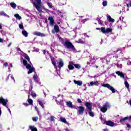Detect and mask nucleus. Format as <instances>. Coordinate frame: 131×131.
Segmentation results:
<instances>
[{
  "label": "nucleus",
  "instance_id": "393cba45",
  "mask_svg": "<svg viewBox=\"0 0 131 131\" xmlns=\"http://www.w3.org/2000/svg\"><path fill=\"white\" fill-rule=\"evenodd\" d=\"M38 102L39 104L40 105V106H41V107H42V108H45L43 105L46 104V101H44L43 100H39Z\"/></svg>",
  "mask_w": 131,
  "mask_h": 131
},
{
  "label": "nucleus",
  "instance_id": "c756f323",
  "mask_svg": "<svg viewBox=\"0 0 131 131\" xmlns=\"http://www.w3.org/2000/svg\"><path fill=\"white\" fill-rule=\"evenodd\" d=\"M33 78L34 79V81L36 82H38V76H37V74H35L33 77Z\"/></svg>",
  "mask_w": 131,
  "mask_h": 131
},
{
  "label": "nucleus",
  "instance_id": "c9c22d12",
  "mask_svg": "<svg viewBox=\"0 0 131 131\" xmlns=\"http://www.w3.org/2000/svg\"><path fill=\"white\" fill-rule=\"evenodd\" d=\"M54 49H55V43H53L51 45V50L52 53H54V52H55V50H54Z\"/></svg>",
  "mask_w": 131,
  "mask_h": 131
},
{
  "label": "nucleus",
  "instance_id": "4be33fe9",
  "mask_svg": "<svg viewBox=\"0 0 131 131\" xmlns=\"http://www.w3.org/2000/svg\"><path fill=\"white\" fill-rule=\"evenodd\" d=\"M55 102L58 105H61V106H63V105H64V102H63V100H61V99H55Z\"/></svg>",
  "mask_w": 131,
  "mask_h": 131
},
{
  "label": "nucleus",
  "instance_id": "49530a36",
  "mask_svg": "<svg viewBox=\"0 0 131 131\" xmlns=\"http://www.w3.org/2000/svg\"><path fill=\"white\" fill-rule=\"evenodd\" d=\"M47 5L48 7L50 8V9H52L53 8V5L52 4V3L48 2Z\"/></svg>",
  "mask_w": 131,
  "mask_h": 131
},
{
  "label": "nucleus",
  "instance_id": "4468645a",
  "mask_svg": "<svg viewBox=\"0 0 131 131\" xmlns=\"http://www.w3.org/2000/svg\"><path fill=\"white\" fill-rule=\"evenodd\" d=\"M57 65L59 69H61L64 66V62L61 58L59 59V61L57 62Z\"/></svg>",
  "mask_w": 131,
  "mask_h": 131
},
{
  "label": "nucleus",
  "instance_id": "5701e85b",
  "mask_svg": "<svg viewBox=\"0 0 131 131\" xmlns=\"http://www.w3.org/2000/svg\"><path fill=\"white\" fill-rule=\"evenodd\" d=\"M60 120L61 122H63V123H66V124H68V125H70V124H69V123L67 122L65 118L61 117L60 118Z\"/></svg>",
  "mask_w": 131,
  "mask_h": 131
},
{
  "label": "nucleus",
  "instance_id": "58836bf2",
  "mask_svg": "<svg viewBox=\"0 0 131 131\" xmlns=\"http://www.w3.org/2000/svg\"><path fill=\"white\" fill-rule=\"evenodd\" d=\"M18 26H19L20 29L24 30V26H23V23H20V24H19L18 25Z\"/></svg>",
  "mask_w": 131,
  "mask_h": 131
},
{
  "label": "nucleus",
  "instance_id": "cd10ccee",
  "mask_svg": "<svg viewBox=\"0 0 131 131\" xmlns=\"http://www.w3.org/2000/svg\"><path fill=\"white\" fill-rule=\"evenodd\" d=\"M0 15H1V16H4V17H7V18H10V16L7 15L4 11L0 12Z\"/></svg>",
  "mask_w": 131,
  "mask_h": 131
},
{
  "label": "nucleus",
  "instance_id": "79ce46f5",
  "mask_svg": "<svg viewBox=\"0 0 131 131\" xmlns=\"http://www.w3.org/2000/svg\"><path fill=\"white\" fill-rule=\"evenodd\" d=\"M9 76H11V79H13V80L14 81H15V79L14 78V76H13V75H11V74H9V75H8V76H7V78H6L7 80L9 79Z\"/></svg>",
  "mask_w": 131,
  "mask_h": 131
},
{
  "label": "nucleus",
  "instance_id": "ea45409f",
  "mask_svg": "<svg viewBox=\"0 0 131 131\" xmlns=\"http://www.w3.org/2000/svg\"><path fill=\"white\" fill-rule=\"evenodd\" d=\"M76 42L77 43H84V41L81 40V39H79L78 41H76Z\"/></svg>",
  "mask_w": 131,
  "mask_h": 131
},
{
  "label": "nucleus",
  "instance_id": "de8ad7c7",
  "mask_svg": "<svg viewBox=\"0 0 131 131\" xmlns=\"http://www.w3.org/2000/svg\"><path fill=\"white\" fill-rule=\"evenodd\" d=\"M102 5L103 7H106V6H107V1H103L102 2Z\"/></svg>",
  "mask_w": 131,
  "mask_h": 131
},
{
  "label": "nucleus",
  "instance_id": "ddd939ff",
  "mask_svg": "<svg viewBox=\"0 0 131 131\" xmlns=\"http://www.w3.org/2000/svg\"><path fill=\"white\" fill-rule=\"evenodd\" d=\"M33 35H36V36H41V37H43L46 36V35L43 33H40L38 31H35L33 33Z\"/></svg>",
  "mask_w": 131,
  "mask_h": 131
},
{
  "label": "nucleus",
  "instance_id": "2f4dec72",
  "mask_svg": "<svg viewBox=\"0 0 131 131\" xmlns=\"http://www.w3.org/2000/svg\"><path fill=\"white\" fill-rule=\"evenodd\" d=\"M54 30L56 33H58L59 31L60 30L59 29V27L57 25L54 26Z\"/></svg>",
  "mask_w": 131,
  "mask_h": 131
},
{
  "label": "nucleus",
  "instance_id": "603ef678",
  "mask_svg": "<svg viewBox=\"0 0 131 131\" xmlns=\"http://www.w3.org/2000/svg\"><path fill=\"white\" fill-rule=\"evenodd\" d=\"M9 65V63H8V62H5L4 64V66L5 67H7V66Z\"/></svg>",
  "mask_w": 131,
  "mask_h": 131
},
{
  "label": "nucleus",
  "instance_id": "774afa93",
  "mask_svg": "<svg viewBox=\"0 0 131 131\" xmlns=\"http://www.w3.org/2000/svg\"><path fill=\"white\" fill-rule=\"evenodd\" d=\"M103 131H109L108 129H103Z\"/></svg>",
  "mask_w": 131,
  "mask_h": 131
},
{
  "label": "nucleus",
  "instance_id": "4d7b16f0",
  "mask_svg": "<svg viewBox=\"0 0 131 131\" xmlns=\"http://www.w3.org/2000/svg\"><path fill=\"white\" fill-rule=\"evenodd\" d=\"M47 53V54H49V51H46L45 50L43 51V53L44 55H46V53Z\"/></svg>",
  "mask_w": 131,
  "mask_h": 131
},
{
  "label": "nucleus",
  "instance_id": "412c9836",
  "mask_svg": "<svg viewBox=\"0 0 131 131\" xmlns=\"http://www.w3.org/2000/svg\"><path fill=\"white\" fill-rule=\"evenodd\" d=\"M48 20L50 21V25H51V26H53L55 23V20H54V18H53V17L50 16L48 18Z\"/></svg>",
  "mask_w": 131,
  "mask_h": 131
},
{
  "label": "nucleus",
  "instance_id": "338daca9",
  "mask_svg": "<svg viewBox=\"0 0 131 131\" xmlns=\"http://www.w3.org/2000/svg\"><path fill=\"white\" fill-rule=\"evenodd\" d=\"M12 45V42H10L9 44L8 45V47H11V46Z\"/></svg>",
  "mask_w": 131,
  "mask_h": 131
},
{
  "label": "nucleus",
  "instance_id": "c03bdc74",
  "mask_svg": "<svg viewBox=\"0 0 131 131\" xmlns=\"http://www.w3.org/2000/svg\"><path fill=\"white\" fill-rule=\"evenodd\" d=\"M89 115L90 116H91V117H94L95 116V115L94 114V113H93L91 111H89Z\"/></svg>",
  "mask_w": 131,
  "mask_h": 131
},
{
  "label": "nucleus",
  "instance_id": "e433bc0d",
  "mask_svg": "<svg viewBox=\"0 0 131 131\" xmlns=\"http://www.w3.org/2000/svg\"><path fill=\"white\" fill-rule=\"evenodd\" d=\"M127 119H129L128 117H125V118L121 119L120 120V122H123V121H125V120H127Z\"/></svg>",
  "mask_w": 131,
  "mask_h": 131
},
{
  "label": "nucleus",
  "instance_id": "4c0bfd02",
  "mask_svg": "<svg viewBox=\"0 0 131 131\" xmlns=\"http://www.w3.org/2000/svg\"><path fill=\"white\" fill-rule=\"evenodd\" d=\"M122 56H123V53H122V52H120L119 55H116L115 56V57L119 58V59H120V57H122Z\"/></svg>",
  "mask_w": 131,
  "mask_h": 131
},
{
  "label": "nucleus",
  "instance_id": "6ab92c4d",
  "mask_svg": "<svg viewBox=\"0 0 131 131\" xmlns=\"http://www.w3.org/2000/svg\"><path fill=\"white\" fill-rule=\"evenodd\" d=\"M106 125H108L109 126H115L116 125V124H114V122L111 121H107L106 122Z\"/></svg>",
  "mask_w": 131,
  "mask_h": 131
},
{
  "label": "nucleus",
  "instance_id": "5fc2aeb1",
  "mask_svg": "<svg viewBox=\"0 0 131 131\" xmlns=\"http://www.w3.org/2000/svg\"><path fill=\"white\" fill-rule=\"evenodd\" d=\"M57 98H63V95H58V97H57Z\"/></svg>",
  "mask_w": 131,
  "mask_h": 131
},
{
  "label": "nucleus",
  "instance_id": "e2e57ef3",
  "mask_svg": "<svg viewBox=\"0 0 131 131\" xmlns=\"http://www.w3.org/2000/svg\"><path fill=\"white\" fill-rule=\"evenodd\" d=\"M131 64V62L130 61H128L127 62V65H130Z\"/></svg>",
  "mask_w": 131,
  "mask_h": 131
},
{
  "label": "nucleus",
  "instance_id": "6e6d98bb",
  "mask_svg": "<svg viewBox=\"0 0 131 131\" xmlns=\"http://www.w3.org/2000/svg\"><path fill=\"white\" fill-rule=\"evenodd\" d=\"M24 105H25V106H26V107L29 106V104H28L27 103H24Z\"/></svg>",
  "mask_w": 131,
  "mask_h": 131
},
{
  "label": "nucleus",
  "instance_id": "052dcab7",
  "mask_svg": "<svg viewBox=\"0 0 131 131\" xmlns=\"http://www.w3.org/2000/svg\"><path fill=\"white\" fill-rule=\"evenodd\" d=\"M0 42H4V39L2 38H0Z\"/></svg>",
  "mask_w": 131,
  "mask_h": 131
},
{
  "label": "nucleus",
  "instance_id": "bb28decb",
  "mask_svg": "<svg viewBox=\"0 0 131 131\" xmlns=\"http://www.w3.org/2000/svg\"><path fill=\"white\" fill-rule=\"evenodd\" d=\"M29 127L31 131H37V128L34 127V126L30 125L29 126Z\"/></svg>",
  "mask_w": 131,
  "mask_h": 131
},
{
  "label": "nucleus",
  "instance_id": "f704fd0d",
  "mask_svg": "<svg viewBox=\"0 0 131 131\" xmlns=\"http://www.w3.org/2000/svg\"><path fill=\"white\" fill-rule=\"evenodd\" d=\"M10 6L13 9H16V7H17V5L14 3H11Z\"/></svg>",
  "mask_w": 131,
  "mask_h": 131
},
{
  "label": "nucleus",
  "instance_id": "13d9d810",
  "mask_svg": "<svg viewBox=\"0 0 131 131\" xmlns=\"http://www.w3.org/2000/svg\"><path fill=\"white\" fill-rule=\"evenodd\" d=\"M35 109L36 111H37V113H39V112L38 111V109L37 108V107H36V106L35 107Z\"/></svg>",
  "mask_w": 131,
  "mask_h": 131
},
{
  "label": "nucleus",
  "instance_id": "6e6552de",
  "mask_svg": "<svg viewBox=\"0 0 131 131\" xmlns=\"http://www.w3.org/2000/svg\"><path fill=\"white\" fill-rule=\"evenodd\" d=\"M125 4L126 6L125 5L124 8H123V11H124V12H126L128 11V8H129V7H131V0H126Z\"/></svg>",
  "mask_w": 131,
  "mask_h": 131
},
{
  "label": "nucleus",
  "instance_id": "f257e3e1",
  "mask_svg": "<svg viewBox=\"0 0 131 131\" xmlns=\"http://www.w3.org/2000/svg\"><path fill=\"white\" fill-rule=\"evenodd\" d=\"M24 57L25 59H26V60L21 57V60L23 61L24 66H25L27 69H28L29 70L28 72V74H30L35 71V69H34V67H33V66H32V63H31V62H30V58H29V56L27 55V54H24ZM26 60H27V61H28V62H29L31 65H30L29 63H28Z\"/></svg>",
  "mask_w": 131,
  "mask_h": 131
},
{
  "label": "nucleus",
  "instance_id": "864d4df0",
  "mask_svg": "<svg viewBox=\"0 0 131 131\" xmlns=\"http://www.w3.org/2000/svg\"><path fill=\"white\" fill-rule=\"evenodd\" d=\"M77 102H78V103H79L80 104H81V103H82L81 100H80V99H78Z\"/></svg>",
  "mask_w": 131,
  "mask_h": 131
},
{
  "label": "nucleus",
  "instance_id": "8fccbe9b",
  "mask_svg": "<svg viewBox=\"0 0 131 131\" xmlns=\"http://www.w3.org/2000/svg\"><path fill=\"white\" fill-rule=\"evenodd\" d=\"M117 66L118 68H122V64H117Z\"/></svg>",
  "mask_w": 131,
  "mask_h": 131
},
{
  "label": "nucleus",
  "instance_id": "3c124183",
  "mask_svg": "<svg viewBox=\"0 0 131 131\" xmlns=\"http://www.w3.org/2000/svg\"><path fill=\"white\" fill-rule=\"evenodd\" d=\"M50 120H51V121H54L55 119L54 118V117H51Z\"/></svg>",
  "mask_w": 131,
  "mask_h": 131
},
{
  "label": "nucleus",
  "instance_id": "20e7f679",
  "mask_svg": "<svg viewBox=\"0 0 131 131\" xmlns=\"http://www.w3.org/2000/svg\"><path fill=\"white\" fill-rule=\"evenodd\" d=\"M35 2H36L37 3L34 2L33 1H32V3H33V5H34V6L36 9H37V11L38 12H40V6L41 5V0H35Z\"/></svg>",
  "mask_w": 131,
  "mask_h": 131
},
{
  "label": "nucleus",
  "instance_id": "1a4fd4ad",
  "mask_svg": "<svg viewBox=\"0 0 131 131\" xmlns=\"http://www.w3.org/2000/svg\"><path fill=\"white\" fill-rule=\"evenodd\" d=\"M108 108H110V104H109V103L106 102L103 105V106L100 108V110L101 112L105 113V112L107 111V109H108Z\"/></svg>",
  "mask_w": 131,
  "mask_h": 131
},
{
  "label": "nucleus",
  "instance_id": "473e14b6",
  "mask_svg": "<svg viewBox=\"0 0 131 131\" xmlns=\"http://www.w3.org/2000/svg\"><path fill=\"white\" fill-rule=\"evenodd\" d=\"M74 66L77 69H80V68H81V66L79 64H74Z\"/></svg>",
  "mask_w": 131,
  "mask_h": 131
},
{
  "label": "nucleus",
  "instance_id": "69168bd1",
  "mask_svg": "<svg viewBox=\"0 0 131 131\" xmlns=\"http://www.w3.org/2000/svg\"><path fill=\"white\" fill-rule=\"evenodd\" d=\"M126 126L127 127H130V125L129 124H126Z\"/></svg>",
  "mask_w": 131,
  "mask_h": 131
},
{
  "label": "nucleus",
  "instance_id": "7ed1b4c3",
  "mask_svg": "<svg viewBox=\"0 0 131 131\" xmlns=\"http://www.w3.org/2000/svg\"><path fill=\"white\" fill-rule=\"evenodd\" d=\"M96 30H101L102 33L106 34V33H112V29L107 28L106 29L105 27L97 28Z\"/></svg>",
  "mask_w": 131,
  "mask_h": 131
},
{
  "label": "nucleus",
  "instance_id": "f03ea898",
  "mask_svg": "<svg viewBox=\"0 0 131 131\" xmlns=\"http://www.w3.org/2000/svg\"><path fill=\"white\" fill-rule=\"evenodd\" d=\"M64 46L66 49H68V50H70L71 52H73L74 53H77L75 47L71 42L66 41L64 42Z\"/></svg>",
  "mask_w": 131,
  "mask_h": 131
},
{
  "label": "nucleus",
  "instance_id": "f3484780",
  "mask_svg": "<svg viewBox=\"0 0 131 131\" xmlns=\"http://www.w3.org/2000/svg\"><path fill=\"white\" fill-rule=\"evenodd\" d=\"M51 62L54 67H55V69L58 68V66H57V63L56 62V59L54 57H51Z\"/></svg>",
  "mask_w": 131,
  "mask_h": 131
},
{
  "label": "nucleus",
  "instance_id": "37998d69",
  "mask_svg": "<svg viewBox=\"0 0 131 131\" xmlns=\"http://www.w3.org/2000/svg\"><path fill=\"white\" fill-rule=\"evenodd\" d=\"M32 120L33 121H37V120H38V117H34L32 118Z\"/></svg>",
  "mask_w": 131,
  "mask_h": 131
},
{
  "label": "nucleus",
  "instance_id": "0e129e2a",
  "mask_svg": "<svg viewBox=\"0 0 131 131\" xmlns=\"http://www.w3.org/2000/svg\"><path fill=\"white\" fill-rule=\"evenodd\" d=\"M106 121H105V120H102V123H103V124H105H105H106Z\"/></svg>",
  "mask_w": 131,
  "mask_h": 131
},
{
  "label": "nucleus",
  "instance_id": "7c9ffc66",
  "mask_svg": "<svg viewBox=\"0 0 131 131\" xmlns=\"http://www.w3.org/2000/svg\"><path fill=\"white\" fill-rule=\"evenodd\" d=\"M124 84L126 86V88L127 89L128 91H129V84H128V82L127 81H125Z\"/></svg>",
  "mask_w": 131,
  "mask_h": 131
},
{
  "label": "nucleus",
  "instance_id": "09e8293b",
  "mask_svg": "<svg viewBox=\"0 0 131 131\" xmlns=\"http://www.w3.org/2000/svg\"><path fill=\"white\" fill-rule=\"evenodd\" d=\"M88 20H89V18H85L84 19H82L81 21L82 22V23H84L86 22V21H88Z\"/></svg>",
  "mask_w": 131,
  "mask_h": 131
},
{
  "label": "nucleus",
  "instance_id": "9d476101",
  "mask_svg": "<svg viewBox=\"0 0 131 131\" xmlns=\"http://www.w3.org/2000/svg\"><path fill=\"white\" fill-rule=\"evenodd\" d=\"M102 86H103V88H107L108 89V90H110L111 92L114 94L115 93V89L114 88L112 87L110 84L108 83H105V84H101Z\"/></svg>",
  "mask_w": 131,
  "mask_h": 131
},
{
  "label": "nucleus",
  "instance_id": "bf43d9fd",
  "mask_svg": "<svg viewBox=\"0 0 131 131\" xmlns=\"http://www.w3.org/2000/svg\"><path fill=\"white\" fill-rule=\"evenodd\" d=\"M98 24L100 25H102V21L100 20H99L98 21Z\"/></svg>",
  "mask_w": 131,
  "mask_h": 131
},
{
  "label": "nucleus",
  "instance_id": "a18cd8bd",
  "mask_svg": "<svg viewBox=\"0 0 131 131\" xmlns=\"http://www.w3.org/2000/svg\"><path fill=\"white\" fill-rule=\"evenodd\" d=\"M121 26V27H126V24H125V22L122 21Z\"/></svg>",
  "mask_w": 131,
  "mask_h": 131
},
{
  "label": "nucleus",
  "instance_id": "b1692460",
  "mask_svg": "<svg viewBox=\"0 0 131 131\" xmlns=\"http://www.w3.org/2000/svg\"><path fill=\"white\" fill-rule=\"evenodd\" d=\"M116 73V74L118 75L119 76H120L121 78H124V74H123V73H122V72L117 71Z\"/></svg>",
  "mask_w": 131,
  "mask_h": 131
},
{
  "label": "nucleus",
  "instance_id": "39448f33",
  "mask_svg": "<svg viewBox=\"0 0 131 131\" xmlns=\"http://www.w3.org/2000/svg\"><path fill=\"white\" fill-rule=\"evenodd\" d=\"M74 69V63L72 61H70L68 66V68L66 69V72L67 73H70V70H73Z\"/></svg>",
  "mask_w": 131,
  "mask_h": 131
},
{
  "label": "nucleus",
  "instance_id": "c85d7f7f",
  "mask_svg": "<svg viewBox=\"0 0 131 131\" xmlns=\"http://www.w3.org/2000/svg\"><path fill=\"white\" fill-rule=\"evenodd\" d=\"M21 33L25 37H27V36H28V33L26 30H23Z\"/></svg>",
  "mask_w": 131,
  "mask_h": 131
},
{
  "label": "nucleus",
  "instance_id": "a211bd4d",
  "mask_svg": "<svg viewBox=\"0 0 131 131\" xmlns=\"http://www.w3.org/2000/svg\"><path fill=\"white\" fill-rule=\"evenodd\" d=\"M102 63H105V62H110V58H109V55H107L106 58H101Z\"/></svg>",
  "mask_w": 131,
  "mask_h": 131
},
{
  "label": "nucleus",
  "instance_id": "0eeeda50",
  "mask_svg": "<svg viewBox=\"0 0 131 131\" xmlns=\"http://www.w3.org/2000/svg\"><path fill=\"white\" fill-rule=\"evenodd\" d=\"M30 83L31 85L29 90V94H31L32 98H36V94L34 93V92L32 91V89H33V87L32 86V81L31 80H30Z\"/></svg>",
  "mask_w": 131,
  "mask_h": 131
},
{
  "label": "nucleus",
  "instance_id": "a878e982",
  "mask_svg": "<svg viewBox=\"0 0 131 131\" xmlns=\"http://www.w3.org/2000/svg\"><path fill=\"white\" fill-rule=\"evenodd\" d=\"M107 19L109 22H112V23H114V19L111 18V16L109 15H107Z\"/></svg>",
  "mask_w": 131,
  "mask_h": 131
},
{
  "label": "nucleus",
  "instance_id": "f8f14e48",
  "mask_svg": "<svg viewBox=\"0 0 131 131\" xmlns=\"http://www.w3.org/2000/svg\"><path fill=\"white\" fill-rule=\"evenodd\" d=\"M87 84L88 86H93V85H96V86H98L99 84H100V83L98 81H91L90 83H87Z\"/></svg>",
  "mask_w": 131,
  "mask_h": 131
},
{
  "label": "nucleus",
  "instance_id": "aec40b11",
  "mask_svg": "<svg viewBox=\"0 0 131 131\" xmlns=\"http://www.w3.org/2000/svg\"><path fill=\"white\" fill-rule=\"evenodd\" d=\"M74 83H75V84H77V85H78L79 86H81V85H82V81L80 80H74Z\"/></svg>",
  "mask_w": 131,
  "mask_h": 131
},
{
  "label": "nucleus",
  "instance_id": "72a5a7b5",
  "mask_svg": "<svg viewBox=\"0 0 131 131\" xmlns=\"http://www.w3.org/2000/svg\"><path fill=\"white\" fill-rule=\"evenodd\" d=\"M14 17H15L17 20H20L22 19V17H21V16L19 15L18 14H14Z\"/></svg>",
  "mask_w": 131,
  "mask_h": 131
},
{
  "label": "nucleus",
  "instance_id": "a19ab883",
  "mask_svg": "<svg viewBox=\"0 0 131 131\" xmlns=\"http://www.w3.org/2000/svg\"><path fill=\"white\" fill-rule=\"evenodd\" d=\"M28 102L29 105H32L33 104V101L31 99H28Z\"/></svg>",
  "mask_w": 131,
  "mask_h": 131
},
{
  "label": "nucleus",
  "instance_id": "9b49d317",
  "mask_svg": "<svg viewBox=\"0 0 131 131\" xmlns=\"http://www.w3.org/2000/svg\"><path fill=\"white\" fill-rule=\"evenodd\" d=\"M75 109L77 110L78 114L79 115H82L83 114V112H84V107L82 106H78V108L75 107Z\"/></svg>",
  "mask_w": 131,
  "mask_h": 131
},
{
  "label": "nucleus",
  "instance_id": "2eb2a0df",
  "mask_svg": "<svg viewBox=\"0 0 131 131\" xmlns=\"http://www.w3.org/2000/svg\"><path fill=\"white\" fill-rule=\"evenodd\" d=\"M66 103L68 107H69V108H71L72 109H75V106L74 105L72 104V102L71 101H66Z\"/></svg>",
  "mask_w": 131,
  "mask_h": 131
},
{
  "label": "nucleus",
  "instance_id": "423d86ee",
  "mask_svg": "<svg viewBox=\"0 0 131 131\" xmlns=\"http://www.w3.org/2000/svg\"><path fill=\"white\" fill-rule=\"evenodd\" d=\"M8 102V99H0V104H2L3 106H5V107L7 108L8 111L9 112V113L11 115L12 113L11 112V110L9 108V107H8V106H7V104Z\"/></svg>",
  "mask_w": 131,
  "mask_h": 131
},
{
  "label": "nucleus",
  "instance_id": "680f3d73",
  "mask_svg": "<svg viewBox=\"0 0 131 131\" xmlns=\"http://www.w3.org/2000/svg\"><path fill=\"white\" fill-rule=\"evenodd\" d=\"M34 51H35V52H39V49H36L34 50Z\"/></svg>",
  "mask_w": 131,
  "mask_h": 131
},
{
  "label": "nucleus",
  "instance_id": "dca6fc26",
  "mask_svg": "<svg viewBox=\"0 0 131 131\" xmlns=\"http://www.w3.org/2000/svg\"><path fill=\"white\" fill-rule=\"evenodd\" d=\"M85 106H86V109L88 111H92V103L86 102L85 103Z\"/></svg>",
  "mask_w": 131,
  "mask_h": 131
}]
</instances>
